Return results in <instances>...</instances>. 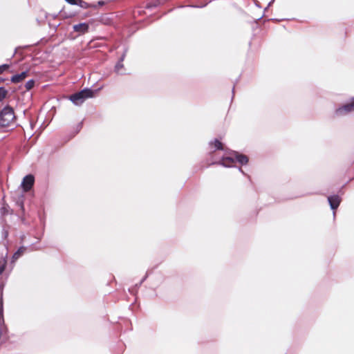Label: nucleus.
Instances as JSON below:
<instances>
[{
	"instance_id": "f257e3e1",
	"label": "nucleus",
	"mask_w": 354,
	"mask_h": 354,
	"mask_svg": "<svg viewBox=\"0 0 354 354\" xmlns=\"http://www.w3.org/2000/svg\"><path fill=\"white\" fill-rule=\"evenodd\" d=\"M235 161L239 162L241 165H245L248 162V158L237 152H233L230 156L223 157L220 161V164L224 167H231Z\"/></svg>"
},
{
	"instance_id": "f03ea898",
	"label": "nucleus",
	"mask_w": 354,
	"mask_h": 354,
	"mask_svg": "<svg viewBox=\"0 0 354 354\" xmlns=\"http://www.w3.org/2000/svg\"><path fill=\"white\" fill-rule=\"evenodd\" d=\"M95 92L89 88H84L70 96L71 101L75 105H81L86 99L93 97Z\"/></svg>"
},
{
	"instance_id": "7ed1b4c3",
	"label": "nucleus",
	"mask_w": 354,
	"mask_h": 354,
	"mask_svg": "<svg viewBox=\"0 0 354 354\" xmlns=\"http://www.w3.org/2000/svg\"><path fill=\"white\" fill-rule=\"evenodd\" d=\"M15 119V115L12 108L6 106L0 112V126L7 127L10 125Z\"/></svg>"
},
{
	"instance_id": "20e7f679",
	"label": "nucleus",
	"mask_w": 354,
	"mask_h": 354,
	"mask_svg": "<svg viewBox=\"0 0 354 354\" xmlns=\"http://www.w3.org/2000/svg\"><path fill=\"white\" fill-rule=\"evenodd\" d=\"M354 111V97L350 101L344 104L339 106L335 111L336 116L342 117L348 115Z\"/></svg>"
},
{
	"instance_id": "39448f33",
	"label": "nucleus",
	"mask_w": 354,
	"mask_h": 354,
	"mask_svg": "<svg viewBox=\"0 0 354 354\" xmlns=\"http://www.w3.org/2000/svg\"><path fill=\"white\" fill-rule=\"evenodd\" d=\"M34 176L32 175L26 176L21 182V187L24 192L29 191L34 184Z\"/></svg>"
},
{
	"instance_id": "423d86ee",
	"label": "nucleus",
	"mask_w": 354,
	"mask_h": 354,
	"mask_svg": "<svg viewBox=\"0 0 354 354\" xmlns=\"http://www.w3.org/2000/svg\"><path fill=\"white\" fill-rule=\"evenodd\" d=\"M328 201L330 208L335 210L339 207L341 203V198L338 195H333L328 197Z\"/></svg>"
},
{
	"instance_id": "0eeeda50",
	"label": "nucleus",
	"mask_w": 354,
	"mask_h": 354,
	"mask_svg": "<svg viewBox=\"0 0 354 354\" xmlns=\"http://www.w3.org/2000/svg\"><path fill=\"white\" fill-rule=\"evenodd\" d=\"M73 30L81 34L85 33L88 30V25L86 23H81L73 26Z\"/></svg>"
},
{
	"instance_id": "6e6552de",
	"label": "nucleus",
	"mask_w": 354,
	"mask_h": 354,
	"mask_svg": "<svg viewBox=\"0 0 354 354\" xmlns=\"http://www.w3.org/2000/svg\"><path fill=\"white\" fill-rule=\"evenodd\" d=\"M28 75V72L24 71L21 73L20 74H17L15 75H13L11 78V81L14 83H18L24 80Z\"/></svg>"
},
{
	"instance_id": "1a4fd4ad",
	"label": "nucleus",
	"mask_w": 354,
	"mask_h": 354,
	"mask_svg": "<svg viewBox=\"0 0 354 354\" xmlns=\"http://www.w3.org/2000/svg\"><path fill=\"white\" fill-rule=\"evenodd\" d=\"M125 55H126V53L124 52L123 53V55H122L120 59L119 60V62L116 64L115 66V71L118 74H123L122 71V69L124 67V65L122 64V62L125 57Z\"/></svg>"
},
{
	"instance_id": "9d476101",
	"label": "nucleus",
	"mask_w": 354,
	"mask_h": 354,
	"mask_svg": "<svg viewBox=\"0 0 354 354\" xmlns=\"http://www.w3.org/2000/svg\"><path fill=\"white\" fill-rule=\"evenodd\" d=\"M68 3L72 5H78L81 8H88V4L84 1L83 0H66Z\"/></svg>"
},
{
	"instance_id": "9b49d317",
	"label": "nucleus",
	"mask_w": 354,
	"mask_h": 354,
	"mask_svg": "<svg viewBox=\"0 0 354 354\" xmlns=\"http://www.w3.org/2000/svg\"><path fill=\"white\" fill-rule=\"evenodd\" d=\"M26 248L24 247L19 248L12 256V261L17 260L24 252Z\"/></svg>"
},
{
	"instance_id": "f8f14e48",
	"label": "nucleus",
	"mask_w": 354,
	"mask_h": 354,
	"mask_svg": "<svg viewBox=\"0 0 354 354\" xmlns=\"http://www.w3.org/2000/svg\"><path fill=\"white\" fill-rule=\"evenodd\" d=\"M210 145H214L216 149H223V145L218 140H214V142H210Z\"/></svg>"
},
{
	"instance_id": "ddd939ff",
	"label": "nucleus",
	"mask_w": 354,
	"mask_h": 354,
	"mask_svg": "<svg viewBox=\"0 0 354 354\" xmlns=\"http://www.w3.org/2000/svg\"><path fill=\"white\" fill-rule=\"evenodd\" d=\"M34 84H35L34 80H30L26 83L25 87H26V90L29 91L34 86Z\"/></svg>"
},
{
	"instance_id": "4468645a",
	"label": "nucleus",
	"mask_w": 354,
	"mask_h": 354,
	"mask_svg": "<svg viewBox=\"0 0 354 354\" xmlns=\"http://www.w3.org/2000/svg\"><path fill=\"white\" fill-rule=\"evenodd\" d=\"M6 95L7 91L3 87H0V102L6 97Z\"/></svg>"
},
{
	"instance_id": "2eb2a0df",
	"label": "nucleus",
	"mask_w": 354,
	"mask_h": 354,
	"mask_svg": "<svg viewBox=\"0 0 354 354\" xmlns=\"http://www.w3.org/2000/svg\"><path fill=\"white\" fill-rule=\"evenodd\" d=\"M3 303L2 297H0V319L3 318Z\"/></svg>"
},
{
	"instance_id": "dca6fc26",
	"label": "nucleus",
	"mask_w": 354,
	"mask_h": 354,
	"mask_svg": "<svg viewBox=\"0 0 354 354\" xmlns=\"http://www.w3.org/2000/svg\"><path fill=\"white\" fill-rule=\"evenodd\" d=\"M6 261L3 260L0 261V274L3 273L6 268Z\"/></svg>"
},
{
	"instance_id": "f3484780",
	"label": "nucleus",
	"mask_w": 354,
	"mask_h": 354,
	"mask_svg": "<svg viewBox=\"0 0 354 354\" xmlns=\"http://www.w3.org/2000/svg\"><path fill=\"white\" fill-rule=\"evenodd\" d=\"M9 66L8 64H3L0 66V74L2 73L5 70L8 68Z\"/></svg>"
},
{
	"instance_id": "a211bd4d",
	"label": "nucleus",
	"mask_w": 354,
	"mask_h": 354,
	"mask_svg": "<svg viewBox=\"0 0 354 354\" xmlns=\"http://www.w3.org/2000/svg\"><path fill=\"white\" fill-rule=\"evenodd\" d=\"M153 6L155 7V6H156V4H154V5L150 4V5L148 6L149 8H151V7H153Z\"/></svg>"
},
{
	"instance_id": "6ab92c4d",
	"label": "nucleus",
	"mask_w": 354,
	"mask_h": 354,
	"mask_svg": "<svg viewBox=\"0 0 354 354\" xmlns=\"http://www.w3.org/2000/svg\"><path fill=\"white\" fill-rule=\"evenodd\" d=\"M98 3H99V5L102 6V5L104 4V2L103 1H99Z\"/></svg>"
}]
</instances>
